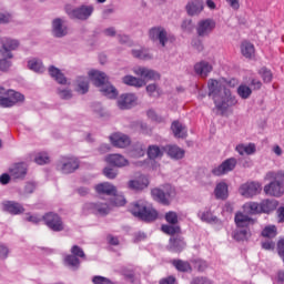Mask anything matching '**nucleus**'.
Wrapping results in <instances>:
<instances>
[{"label":"nucleus","mask_w":284,"mask_h":284,"mask_svg":"<svg viewBox=\"0 0 284 284\" xmlns=\"http://www.w3.org/2000/svg\"><path fill=\"white\" fill-rule=\"evenodd\" d=\"M243 210L246 214H261V203L248 202L243 205Z\"/></svg>","instance_id":"40"},{"label":"nucleus","mask_w":284,"mask_h":284,"mask_svg":"<svg viewBox=\"0 0 284 284\" xmlns=\"http://www.w3.org/2000/svg\"><path fill=\"white\" fill-rule=\"evenodd\" d=\"M171 130L175 139H185V136H187V129L179 121L172 123Z\"/></svg>","instance_id":"30"},{"label":"nucleus","mask_w":284,"mask_h":284,"mask_svg":"<svg viewBox=\"0 0 284 284\" xmlns=\"http://www.w3.org/2000/svg\"><path fill=\"white\" fill-rule=\"evenodd\" d=\"M261 210L264 214H270V212H274L276 207H278V201L276 200H264L260 203Z\"/></svg>","instance_id":"36"},{"label":"nucleus","mask_w":284,"mask_h":284,"mask_svg":"<svg viewBox=\"0 0 284 284\" xmlns=\"http://www.w3.org/2000/svg\"><path fill=\"white\" fill-rule=\"evenodd\" d=\"M60 170L63 174H72L74 170H79V160L75 158H67L60 162Z\"/></svg>","instance_id":"15"},{"label":"nucleus","mask_w":284,"mask_h":284,"mask_svg":"<svg viewBox=\"0 0 284 284\" xmlns=\"http://www.w3.org/2000/svg\"><path fill=\"white\" fill-rule=\"evenodd\" d=\"M9 173L13 179H26L28 165L23 162L16 163L9 169Z\"/></svg>","instance_id":"19"},{"label":"nucleus","mask_w":284,"mask_h":284,"mask_svg":"<svg viewBox=\"0 0 284 284\" xmlns=\"http://www.w3.org/2000/svg\"><path fill=\"white\" fill-rule=\"evenodd\" d=\"M235 151L240 154V156H251L252 154H256V144L248 143V144H237Z\"/></svg>","instance_id":"25"},{"label":"nucleus","mask_w":284,"mask_h":284,"mask_svg":"<svg viewBox=\"0 0 284 284\" xmlns=\"http://www.w3.org/2000/svg\"><path fill=\"white\" fill-rule=\"evenodd\" d=\"M71 254L77 258H85V252H83V248L79 245H73L71 247Z\"/></svg>","instance_id":"52"},{"label":"nucleus","mask_w":284,"mask_h":284,"mask_svg":"<svg viewBox=\"0 0 284 284\" xmlns=\"http://www.w3.org/2000/svg\"><path fill=\"white\" fill-rule=\"evenodd\" d=\"M151 196L154 201H158V203H162V205H170L174 196H176V190L174 186L166 184L162 189H153Z\"/></svg>","instance_id":"3"},{"label":"nucleus","mask_w":284,"mask_h":284,"mask_svg":"<svg viewBox=\"0 0 284 284\" xmlns=\"http://www.w3.org/2000/svg\"><path fill=\"white\" fill-rule=\"evenodd\" d=\"M159 219V212L154 210L152 206L143 207V221L146 223H152V221H156Z\"/></svg>","instance_id":"35"},{"label":"nucleus","mask_w":284,"mask_h":284,"mask_svg":"<svg viewBox=\"0 0 284 284\" xmlns=\"http://www.w3.org/2000/svg\"><path fill=\"white\" fill-rule=\"evenodd\" d=\"M52 32L54 37L61 38L68 34V27H63V20L61 18H57L52 22Z\"/></svg>","instance_id":"23"},{"label":"nucleus","mask_w":284,"mask_h":284,"mask_svg":"<svg viewBox=\"0 0 284 284\" xmlns=\"http://www.w3.org/2000/svg\"><path fill=\"white\" fill-rule=\"evenodd\" d=\"M90 90V82L85 77H79L77 80V92L80 94H85Z\"/></svg>","instance_id":"39"},{"label":"nucleus","mask_w":284,"mask_h":284,"mask_svg":"<svg viewBox=\"0 0 284 284\" xmlns=\"http://www.w3.org/2000/svg\"><path fill=\"white\" fill-rule=\"evenodd\" d=\"M2 210H3V212H8L9 214H12L13 216L23 214L26 212V209L23 207V205L19 202H14V201L2 202Z\"/></svg>","instance_id":"14"},{"label":"nucleus","mask_w":284,"mask_h":284,"mask_svg":"<svg viewBox=\"0 0 284 284\" xmlns=\"http://www.w3.org/2000/svg\"><path fill=\"white\" fill-rule=\"evenodd\" d=\"M129 187L131 190H141V187H143V184L141 182L136 181V180H131L129 182Z\"/></svg>","instance_id":"63"},{"label":"nucleus","mask_w":284,"mask_h":284,"mask_svg":"<svg viewBox=\"0 0 284 284\" xmlns=\"http://www.w3.org/2000/svg\"><path fill=\"white\" fill-rule=\"evenodd\" d=\"M190 284H214V282L207 277H193Z\"/></svg>","instance_id":"58"},{"label":"nucleus","mask_w":284,"mask_h":284,"mask_svg":"<svg viewBox=\"0 0 284 284\" xmlns=\"http://www.w3.org/2000/svg\"><path fill=\"white\" fill-rule=\"evenodd\" d=\"M185 10L189 17H199L205 10V2L203 0H190L185 6Z\"/></svg>","instance_id":"11"},{"label":"nucleus","mask_w":284,"mask_h":284,"mask_svg":"<svg viewBox=\"0 0 284 284\" xmlns=\"http://www.w3.org/2000/svg\"><path fill=\"white\" fill-rule=\"evenodd\" d=\"M215 199L220 201H225L230 196V190L227 183L219 182L214 189Z\"/></svg>","instance_id":"22"},{"label":"nucleus","mask_w":284,"mask_h":284,"mask_svg":"<svg viewBox=\"0 0 284 284\" xmlns=\"http://www.w3.org/2000/svg\"><path fill=\"white\" fill-rule=\"evenodd\" d=\"M169 250L171 252H183L185 250V241L182 237L170 239Z\"/></svg>","instance_id":"34"},{"label":"nucleus","mask_w":284,"mask_h":284,"mask_svg":"<svg viewBox=\"0 0 284 284\" xmlns=\"http://www.w3.org/2000/svg\"><path fill=\"white\" fill-rule=\"evenodd\" d=\"M92 283L93 284H112V280L101 275H95L92 277Z\"/></svg>","instance_id":"56"},{"label":"nucleus","mask_w":284,"mask_h":284,"mask_svg":"<svg viewBox=\"0 0 284 284\" xmlns=\"http://www.w3.org/2000/svg\"><path fill=\"white\" fill-rule=\"evenodd\" d=\"M276 234H277L276 226L274 225H268L264 227L262 231V236H264V239H274Z\"/></svg>","instance_id":"48"},{"label":"nucleus","mask_w":284,"mask_h":284,"mask_svg":"<svg viewBox=\"0 0 284 284\" xmlns=\"http://www.w3.org/2000/svg\"><path fill=\"white\" fill-rule=\"evenodd\" d=\"M197 216L203 221V223H219V217H216V215H214L210 209L200 211Z\"/></svg>","instance_id":"32"},{"label":"nucleus","mask_w":284,"mask_h":284,"mask_svg":"<svg viewBox=\"0 0 284 284\" xmlns=\"http://www.w3.org/2000/svg\"><path fill=\"white\" fill-rule=\"evenodd\" d=\"M216 30V21L212 18L202 19L197 22L196 34L199 37H210Z\"/></svg>","instance_id":"7"},{"label":"nucleus","mask_w":284,"mask_h":284,"mask_svg":"<svg viewBox=\"0 0 284 284\" xmlns=\"http://www.w3.org/2000/svg\"><path fill=\"white\" fill-rule=\"evenodd\" d=\"M0 94H7L6 98L0 97V106L1 108H12L17 105V103H21L26 101V97L20 92L14 90L6 91V88L0 87Z\"/></svg>","instance_id":"5"},{"label":"nucleus","mask_w":284,"mask_h":284,"mask_svg":"<svg viewBox=\"0 0 284 284\" xmlns=\"http://www.w3.org/2000/svg\"><path fill=\"white\" fill-rule=\"evenodd\" d=\"M146 92L150 97H161V90H159L156 84H149L146 87Z\"/></svg>","instance_id":"55"},{"label":"nucleus","mask_w":284,"mask_h":284,"mask_svg":"<svg viewBox=\"0 0 284 284\" xmlns=\"http://www.w3.org/2000/svg\"><path fill=\"white\" fill-rule=\"evenodd\" d=\"M150 39L152 41H158L162 48H168V45H172L176 38L174 36L168 33V30L163 27H155L149 32Z\"/></svg>","instance_id":"4"},{"label":"nucleus","mask_w":284,"mask_h":284,"mask_svg":"<svg viewBox=\"0 0 284 284\" xmlns=\"http://www.w3.org/2000/svg\"><path fill=\"white\" fill-rule=\"evenodd\" d=\"M225 2L231 10H234V11L241 10V0H225Z\"/></svg>","instance_id":"59"},{"label":"nucleus","mask_w":284,"mask_h":284,"mask_svg":"<svg viewBox=\"0 0 284 284\" xmlns=\"http://www.w3.org/2000/svg\"><path fill=\"white\" fill-rule=\"evenodd\" d=\"M19 48V41L12 39H6L2 41V48L0 52L2 57H7V59H12V50H17Z\"/></svg>","instance_id":"18"},{"label":"nucleus","mask_w":284,"mask_h":284,"mask_svg":"<svg viewBox=\"0 0 284 284\" xmlns=\"http://www.w3.org/2000/svg\"><path fill=\"white\" fill-rule=\"evenodd\" d=\"M89 210H92L94 214H99L100 216H108L110 214V205L108 203H91L89 204Z\"/></svg>","instance_id":"24"},{"label":"nucleus","mask_w":284,"mask_h":284,"mask_svg":"<svg viewBox=\"0 0 284 284\" xmlns=\"http://www.w3.org/2000/svg\"><path fill=\"white\" fill-rule=\"evenodd\" d=\"M264 192L268 196H275L276 199H280V196H283L284 194V187L281 183L272 181L264 186Z\"/></svg>","instance_id":"16"},{"label":"nucleus","mask_w":284,"mask_h":284,"mask_svg":"<svg viewBox=\"0 0 284 284\" xmlns=\"http://www.w3.org/2000/svg\"><path fill=\"white\" fill-rule=\"evenodd\" d=\"M235 225L236 227H250V225H254V220L242 212H237L235 214Z\"/></svg>","instance_id":"27"},{"label":"nucleus","mask_w":284,"mask_h":284,"mask_svg":"<svg viewBox=\"0 0 284 284\" xmlns=\"http://www.w3.org/2000/svg\"><path fill=\"white\" fill-rule=\"evenodd\" d=\"M94 12V8L82 6L78 9H73L72 11H68V14L71 19H80L81 21H85V19L90 18Z\"/></svg>","instance_id":"12"},{"label":"nucleus","mask_w":284,"mask_h":284,"mask_svg":"<svg viewBox=\"0 0 284 284\" xmlns=\"http://www.w3.org/2000/svg\"><path fill=\"white\" fill-rule=\"evenodd\" d=\"M110 141L114 148H128L130 145V136L123 134V133H113L110 136Z\"/></svg>","instance_id":"20"},{"label":"nucleus","mask_w":284,"mask_h":284,"mask_svg":"<svg viewBox=\"0 0 284 284\" xmlns=\"http://www.w3.org/2000/svg\"><path fill=\"white\" fill-rule=\"evenodd\" d=\"M149 159L151 161H156V159H163V154H165V146L159 145H150L146 152Z\"/></svg>","instance_id":"29"},{"label":"nucleus","mask_w":284,"mask_h":284,"mask_svg":"<svg viewBox=\"0 0 284 284\" xmlns=\"http://www.w3.org/2000/svg\"><path fill=\"white\" fill-rule=\"evenodd\" d=\"M64 263L69 265V267H73V270H79V265H81V261H79V257H75V255H67L64 257Z\"/></svg>","instance_id":"46"},{"label":"nucleus","mask_w":284,"mask_h":284,"mask_svg":"<svg viewBox=\"0 0 284 284\" xmlns=\"http://www.w3.org/2000/svg\"><path fill=\"white\" fill-rule=\"evenodd\" d=\"M193 267H195V270H199V272H205V270H207V262L203 261V260H193Z\"/></svg>","instance_id":"54"},{"label":"nucleus","mask_w":284,"mask_h":284,"mask_svg":"<svg viewBox=\"0 0 284 284\" xmlns=\"http://www.w3.org/2000/svg\"><path fill=\"white\" fill-rule=\"evenodd\" d=\"M122 82L124 83V85H130L132 88H143V80L133 75L123 77Z\"/></svg>","instance_id":"38"},{"label":"nucleus","mask_w":284,"mask_h":284,"mask_svg":"<svg viewBox=\"0 0 284 284\" xmlns=\"http://www.w3.org/2000/svg\"><path fill=\"white\" fill-rule=\"evenodd\" d=\"M261 80L253 79L251 81V88L247 84H241L237 88V94L241 99H250L252 97V90H261Z\"/></svg>","instance_id":"10"},{"label":"nucleus","mask_w":284,"mask_h":284,"mask_svg":"<svg viewBox=\"0 0 284 284\" xmlns=\"http://www.w3.org/2000/svg\"><path fill=\"white\" fill-rule=\"evenodd\" d=\"M262 185L258 182H246L242 184L239 189L241 196H245V199H252V196H256V194H261Z\"/></svg>","instance_id":"9"},{"label":"nucleus","mask_w":284,"mask_h":284,"mask_svg":"<svg viewBox=\"0 0 284 284\" xmlns=\"http://www.w3.org/2000/svg\"><path fill=\"white\" fill-rule=\"evenodd\" d=\"M161 230L162 232H164V234H169L170 236H174V234H179L181 232V227L175 224H172V225L164 224L162 225Z\"/></svg>","instance_id":"47"},{"label":"nucleus","mask_w":284,"mask_h":284,"mask_svg":"<svg viewBox=\"0 0 284 284\" xmlns=\"http://www.w3.org/2000/svg\"><path fill=\"white\" fill-rule=\"evenodd\" d=\"M105 162L114 168H125L128 165V159L121 154H110L105 158Z\"/></svg>","instance_id":"21"},{"label":"nucleus","mask_w":284,"mask_h":284,"mask_svg":"<svg viewBox=\"0 0 284 284\" xmlns=\"http://www.w3.org/2000/svg\"><path fill=\"white\" fill-rule=\"evenodd\" d=\"M49 74L57 81V83H60V85H65L68 83V79H65V75L61 73V70H59L57 67L51 65L49 68Z\"/></svg>","instance_id":"31"},{"label":"nucleus","mask_w":284,"mask_h":284,"mask_svg":"<svg viewBox=\"0 0 284 284\" xmlns=\"http://www.w3.org/2000/svg\"><path fill=\"white\" fill-rule=\"evenodd\" d=\"M130 212L131 214H133V216L140 219V221H143V205L141 204V202H134L133 204H131Z\"/></svg>","instance_id":"43"},{"label":"nucleus","mask_w":284,"mask_h":284,"mask_svg":"<svg viewBox=\"0 0 284 284\" xmlns=\"http://www.w3.org/2000/svg\"><path fill=\"white\" fill-rule=\"evenodd\" d=\"M262 247L263 250H274V247H276V244L272 240H266L262 242Z\"/></svg>","instance_id":"62"},{"label":"nucleus","mask_w":284,"mask_h":284,"mask_svg":"<svg viewBox=\"0 0 284 284\" xmlns=\"http://www.w3.org/2000/svg\"><path fill=\"white\" fill-rule=\"evenodd\" d=\"M209 97L214 101V105L222 115L230 112V108H234L239 100L232 94L230 89L225 88V83L221 80L211 79L207 82Z\"/></svg>","instance_id":"1"},{"label":"nucleus","mask_w":284,"mask_h":284,"mask_svg":"<svg viewBox=\"0 0 284 284\" xmlns=\"http://www.w3.org/2000/svg\"><path fill=\"white\" fill-rule=\"evenodd\" d=\"M236 158H229L225 161H223L220 165L212 169V174L214 176H223L225 174H230V172H233V170L236 168L237 164Z\"/></svg>","instance_id":"8"},{"label":"nucleus","mask_w":284,"mask_h":284,"mask_svg":"<svg viewBox=\"0 0 284 284\" xmlns=\"http://www.w3.org/2000/svg\"><path fill=\"white\" fill-rule=\"evenodd\" d=\"M29 70H33V72H45V67H43V62L40 60L33 59L28 62Z\"/></svg>","instance_id":"44"},{"label":"nucleus","mask_w":284,"mask_h":284,"mask_svg":"<svg viewBox=\"0 0 284 284\" xmlns=\"http://www.w3.org/2000/svg\"><path fill=\"white\" fill-rule=\"evenodd\" d=\"M95 191L98 194H106V196H113L116 194V186L110 184L109 182H103L95 185Z\"/></svg>","instance_id":"28"},{"label":"nucleus","mask_w":284,"mask_h":284,"mask_svg":"<svg viewBox=\"0 0 284 284\" xmlns=\"http://www.w3.org/2000/svg\"><path fill=\"white\" fill-rule=\"evenodd\" d=\"M260 74H261L264 83L272 82V79H273L272 71L267 70L266 68H262L260 70Z\"/></svg>","instance_id":"53"},{"label":"nucleus","mask_w":284,"mask_h":284,"mask_svg":"<svg viewBox=\"0 0 284 284\" xmlns=\"http://www.w3.org/2000/svg\"><path fill=\"white\" fill-rule=\"evenodd\" d=\"M89 78L91 79V81H93L97 88H101L100 92H102L104 97H108V99H116V97H119V91H116V88H114V85L108 82V75H105V73L97 70H91L89 72Z\"/></svg>","instance_id":"2"},{"label":"nucleus","mask_w":284,"mask_h":284,"mask_svg":"<svg viewBox=\"0 0 284 284\" xmlns=\"http://www.w3.org/2000/svg\"><path fill=\"white\" fill-rule=\"evenodd\" d=\"M161 79V73L152 69H143V82L145 81H159Z\"/></svg>","instance_id":"41"},{"label":"nucleus","mask_w":284,"mask_h":284,"mask_svg":"<svg viewBox=\"0 0 284 284\" xmlns=\"http://www.w3.org/2000/svg\"><path fill=\"white\" fill-rule=\"evenodd\" d=\"M234 239L235 241H245L247 236H250V229L247 227H237V230L234 232Z\"/></svg>","instance_id":"45"},{"label":"nucleus","mask_w":284,"mask_h":284,"mask_svg":"<svg viewBox=\"0 0 284 284\" xmlns=\"http://www.w3.org/2000/svg\"><path fill=\"white\" fill-rule=\"evenodd\" d=\"M266 181H274L275 183H281L284 187V171H270L265 175Z\"/></svg>","instance_id":"33"},{"label":"nucleus","mask_w":284,"mask_h":284,"mask_svg":"<svg viewBox=\"0 0 284 284\" xmlns=\"http://www.w3.org/2000/svg\"><path fill=\"white\" fill-rule=\"evenodd\" d=\"M241 52L243 57H245L246 59H252L256 50L254 49V44H252L251 42L244 41L241 44Z\"/></svg>","instance_id":"37"},{"label":"nucleus","mask_w":284,"mask_h":284,"mask_svg":"<svg viewBox=\"0 0 284 284\" xmlns=\"http://www.w3.org/2000/svg\"><path fill=\"white\" fill-rule=\"evenodd\" d=\"M172 265L178 272H192V265L189 262L182 260H173Z\"/></svg>","instance_id":"42"},{"label":"nucleus","mask_w":284,"mask_h":284,"mask_svg":"<svg viewBox=\"0 0 284 284\" xmlns=\"http://www.w3.org/2000/svg\"><path fill=\"white\" fill-rule=\"evenodd\" d=\"M114 197L111 200V205H115V207H123L125 205L126 201L123 195H116V193L113 195Z\"/></svg>","instance_id":"49"},{"label":"nucleus","mask_w":284,"mask_h":284,"mask_svg":"<svg viewBox=\"0 0 284 284\" xmlns=\"http://www.w3.org/2000/svg\"><path fill=\"white\" fill-rule=\"evenodd\" d=\"M10 65H12V62L8 61L7 59L0 60L1 72H8V70H10Z\"/></svg>","instance_id":"60"},{"label":"nucleus","mask_w":284,"mask_h":284,"mask_svg":"<svg viewBox=\"0 0 284 284\" xmlns=\"http://www.w3.org/2000/svg\"><path fill=\"white\" fill-rule=\"evenodd\" d=\"M37 190V184L29 182L24 185V191L22 193V196H28L29 194H33V192Z\"/></svg>","instance_id":"57"},{"label":"nucleus","mask_w":284,"mask_h":284,"mask_svg":"<svg viewBox=\"0 0 284 284\" xmlns=\"http://www.w3.org/2000/svg\"><path fill=\"white\" fill-rule=\"evenodd\" d=\"M42 221L44 222V225H47V227H49V230L52 232H63V230H65L63 220L54 212L45 213Z\"/></svg>","instance_id":"6"},{"label":"nucleus","mask_w":284,"mask_h":284,"mask_svg":"<svg viewBox=\"0 0 284 284\" xmlns=\"http://www.w3.org/2000/svg\"><path fill=\"white\" fill-rule=\"evenodd\" d=\"M136 105V95L133 93H124L120 95L118 100V108L120 110H130L131 108H134Z\"/></svg>","instance_id":"13"},{"label":"nucleus","mask_w":284,"mask_h":284,"mask_svg":"<svg viewBox=\"0 0 284 284\" xmlns=\"http://www.w3.org/2000/svg\"><path fill=\"white\" fill-rule=\"evenodd\" d=\"M164 152L170 159H173L174 161H180V159H183L185 156V150L174 144L165 145Z\"/></svg>","instance_id":"17"},{"label":"nucleus","mask_w":284,"mask_h":284,"mask_svg":"<svg viewBox=\"0 0 284 284\" xmlns=\"http://www.w3.org/2000/svg\"><path fill=\"white\" fill-rule=\"evenodd\" d=\"M194 70H195V74H199V77L205 78L210 72H212L213 67L207 61H201L194 65Z\"/></svg>","instance_id":"26"},{"label":"nucleus","mask_w":284,"mask_h":284,"mask_svg":"<svg viewBox=\"0 0 284 284\" xmlns=\"http://www.w3.org/2000/svg\"><path fill=\"white\" fill-rule=\"evenodd\" d=\"M160 284H176V277L175 276H168L160 281Z\"/></svg>","instance_id":"64"},{"label":"nucleus","mask_w":284,"mask_h":284,"mask_svg":"<svg viewBox=\"0 0 284 284\" xmlns=\"http://www.w3.org/2000/svg\"><path fill=\"white\" fill-rule=\"evenodd\" d=\"M165 221H168L171 225H176L179 223V215L176 212L170 211L165 214Z\"/></svg>","instance_id":"51"},{"label":"nucleus","mask_w":284,"mask_h":284,"mask_svg":"<svg viewBox=\"0 0 284 284\" xmlns=\"http://www.w3.org/2000/svg\"><path fill=\"white\" fill-rule=\"evenodd\" d=\"M103 174L106 176V179H116V172H114V170L111 168H105L103 170Z\"/></svg>","instance_id":"61"},{"label":"nucleus","mask_w":284,"mask_h":284,"mask_svg":"<svg viewBox=\"0 0 284 284\" xmlns=\"http://www.w3.org/2000/svg\"><path fill=\"white\" fill-rule=\"evenodd\" d=\"M34 162L38 165H45V163H50V156H48L47 153H39L36 158H34Z\"/></svg>","instance_id":"50"}]
</instances>
